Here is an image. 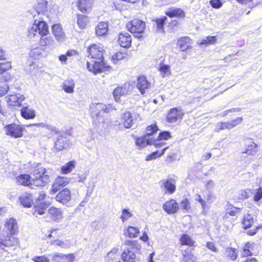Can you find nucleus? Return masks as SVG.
<instances>
[{"label": "nucleus", "instance_id": "obj_1", "mask_svg": "<svg viewBox=\"0 0 262 262\" xmlns=\"http://www.w3.org/2000/svg\"><path fill=\"white\" fill-rule=\"evenodd\" d=\"M49 34V28L46 23L43 20H35L34 24L28 30L27 37L32 41H37L39 39L41 46H52L54 40Z\"/></svg>", "mask_w": 262, "mask_h": 262}, {"label": "nucleus", "instance_id": "obj_41", "mask_svg": "<svg viewBox=\"0 0 262 262\" xmlns=\"http://www.w3.org/2000/svg\"><path fill=\"white\" fill-rule=\"evenodd\" d=\"M253 223L254 218L252 215L248 214L244 216L243 225L245 229L251 227Z\"/></svg>", "mask_w": 262, "mask_h": 262}, {"label": "nucleus", "instance_id": "obj_23", "mask_svg": "<svg viewBox=\"0 0 262 262\" xmlns=\"http://www.w3.org/2000/svg\"><path fill=\"white\" fill-rule=\"evenodd\" d=\"M93 0H79L77 6L79 10L82 12H88L93 5Z\"/></svg>", "mask_w": 262, "mask_h": 262}, {"label": "nucleus", "instance_id": "obj_34", "mask_svg": "<svg viewBox=\"0 0 262 262\" xmlns=\"http://www.w3.org/2000/svg\"><path fill=\"white\" fill-rule=\"evenodd\" d=\"M27 127L36 126L38 127H45L46 129L51 131V133L58 134L59 130H58L55 127L53 126L50 124H45L43 123L30 124L27 125Z\"/></svg>", "mask_w": 262, "mask_h": 262}, {"label": "nucleus", "instance_id": "obj_58", "mask_svg": "<svg viewBox=\"0 0 262 262\" xmlns=\"http://www.w3.org/2000/svg\"><path fill=\"white\" fill-rule=\"evenodd\" d=\"M48 2L46 0H38V8L40 9V12H44L47 9Z\"/></svg>", "mask_w": 262, "mask_h": 262}, {"label": "nucleus", "instance_id": "obj_21", "mask_svg": "<svg viewBox=\"0 0 262 262\" xmlns=\"http://www.w3.org/2000/svg\"><path fill=\"white\" fill-rule=\"evenodd\" d=\"M118 42L123 48H128L132 42V39L128 33H121L119 35Z\"/></svg>", "mask_w": 262, "mask_h": 262}, {"label": "nucleus", "instance_id": "obj_19", "mask_svg": "<svg viewBox=\"0 0 262 262\" xmlns=\"http://www.w3.org/2000/svg\"><path fill=\"white\" fill-rule=\"evenodd\" d=\"M74 258L75 256L73 254H63L56 253L53 257V260L56 262H73Z\"/></svg>", "mask_w": 262, "mask_h": 262}, {"label": "nucleus", "instance_id": "obj_22", "mask_svg": "<svg viewBox=\"0 0 262 262\" xmlns=\"http://www.w3.org/2000/svg\"><path fill=\"white\" fill-rule=\"evenodd\" d=\"M191 44V39L186 36L180 37L178 39L177 45L180 50L184 52L190 47Z\"/></svg>", "mask_w": 262, "mask_h": 262}, {"label": "nucleus", "instance_id": "obj_37", "mask_svg": "<svg viewBox=\"0 0 262 262\" xmlns=\"http://www.w3.org/2000/svg\"><path fill=\"white\" fill-rule=\"evenodd\" d=\"M167 19L166 16H163L160 18H157L154 20V25L156 26V31L159 33H163L164 29L163 26L165 21Z\"/></svg>", "mask_w": 262, "mask_h": 262}, {"label": "nucleus", "instance_id": "obj_38", "mask_svg": "<svg viewBox=\"0 0 262 262\" xmlns=\"http://www.w3.org/2000/svg\"><path fill=\"white\" fill-rule=\"evenodd\" d=\"M51 245L59 246L62 248H68L71 246V243L69 240L61 241L59 239L51 240Z\"/></svg>", "mask_w": 262, "mask_h": 262}, {"label": "nucleus", "instance_id": "obj_54", "mask_svg": "<svg viewBox=\"0 0 262 262\" xmlns=\"http://www.w3.org/2000/svg\"><path fill=\"white\" fill-rule=\"evenodd\" d=\"M252 244L248 243L244 247L243 251L242 253V255L243 256H248L251 255L252 254L251 249Z\"/></svg>", "mask_w": 262, "mask_h": 262}, {"label": "nucleus", "instance_id": "obj_48", "mask_svg": "<svg viewBox=\"0 0 262 262\" xmlns=\"http://www.w3.org/2000/svg\"><path fill=\"white\" fill-rule=\"evenodd\" d=\"M133 214L129 211L128 209H123L122 210V213L120 216V219L123 223L127 221L130 217H132Z\"/></svg>", "mask_w": 262, "mask_h": 262}, {"label": "nucleus", "instance_id": "obj_46", "mask_svg": "<svg viewBox=\"0 0 262 262\" xmlns=\"http://www.w3.org/2000/svg\"><path fill=\"white\" fill-rule=\"evenodd\" d=\"M118 249L117 248H113L107 254V261L108 262H114V260L118 257Z\"/></svg>", "mask_w": 262, "mask_h": 262}, {"label": "nucleus", "instance_id": "obj_14", "mask_svg": "<svg viewBox=\"0 0 262 262\" xmlns=\"http://www.w3.org/2000/svg\"><path fill=\"white\" fill-rule=\"evenodd\" d=\"M71 200V192L68 188L60 190L56 196V200L63 205L67 204Z\"/></svg>", "mask_w": 262, "mask_h": 262}, {"label": "nucleus", "instance_id": "obj_43", "mask_svg": "<svg viewBox=\"0 0 262 262\" xmlns=\"http://www.w3.org/2000/svg\"><path fill=\"white\" fill-rule=\"evenodd\" d=\"M125 234L130 238L136 237L139 234V230L137 228L129 226L128 227L126 232H125Z\"/></svg>", "mask_w": 262, "mask_h": 262}, {"label": "nucleus", "instance_id": "obj_25", "mask_svg": "<svg viewBox=\"0 0 262 262\" xmlns=\"http://www.w3.org/2000/svg\"><path fill=\"white\" fill-rule=\"evenodd\" d=\"M21 116L25 119H34L35 116V111L28 106H23L20 110Z\"/></svg>", "mask_w": 262, "mask_h": 262}, {"label": "nucleus", "instance_id": "obj_4", "mask_svg": "<svg viewBox=\"0 0 262 262\" xmlns=\"http://www.w3.org/2000/svg\"><path fill=\"white\" fill-rule=\"evenodd\" d=\"M110 106L102 103H92L90 105V112L93 120V122L97 126L103 123L105 120L104 115L108 113Z\"/></svg>", "mask_w": 262, "mask_h": 262}, {"label": "nucleus", "instance_id": "obj_62", "mask_svg": "<svg viewBox=\"0 0 262 262\" xmlns=\"http://www.w3.org/2000/svg\"><path fill=\"white\" fill-rule=\"evenodd\" d=\"M210 4L215 9H219L222 6V3L220 0H211L210 1Z\"/></svg>", "mask_w": 262, "mask_h": 262}, {"label": "nucleus", "instance_id": "obj_28", "mask_svg": "<svg viewBox=\"0 0 262 262\" xmlns=\"http://www.w3.org/2000/svg\"><path fill=\"white\" fill-rule=\"evenodd\" d=\"M181 262H196V257L191 253V248H188L182 252Z\"/></svg>", "mask_w": 262, "mask_h": 262}, {"label": "nucleus", "instance_id": "obj_52", "mask_svg": "<svg viewBox=\"0 0 262 262\" xmlns=\"http://www.w3.org/2000/svg\"><path fill=\"white\" fill-rule=\"evenodd\" d=\"M226 255L231 259L234 260L237 257V253L236 252V249L232 248H228L226 250Z\"/></svg>", "mask_w": 262, "mask_h": 262}, {"label": "nucleus", "instance_id": "obj_15", "mask_svg": "<svg viewBox=\"0 0 262 262\" xmlns=\"http://www.w3.org/2000/svg\"><path fill=\"white\" fill-rule=\"evenodd\" d=\"M183 113L181 109L173 108L170 110L167 116V121L170 123H174L182 118Z\"/></svg>", "mask_w": 262, "mask_h": 262}, {"label": "nucleus", "instance_id": "obj_29", "mask_svg": "<svg viewBox=\"0 0 262 262\" xmlns=\"http://www.w3.org/2000/svg\"><path fill=\"white\" fill-rule=\"evenodd\" d=\"M52 32L56 39L59 41H62L64 39V34L62 31L61 26L59 24H55L52 26Z\"/></svg>", "mask_w": 262, "mask_h": 262}, {"label": "nucleus", "instance_id": "obj_32", "mask_svg": "<svg viewBox=\"0 0 262 262\" xmlns=\"http://www.w3.org/2000/svg\"><path fill=\"white\" fill-rule=\"evenodd\" d=\"M108 31V25L106 22L99 23L96 27V33L98 36L105 35Z\"/></svg>", "mask_w": 262, "mask_h": 262}, {"label": "nucleus", "instance_id": "obj_57", "mask_svg": "<svg viewBox=\"0 0 262 262\" xmlns=\"http://www.w3.org/2000/svg\"><path fill=\"white\" fill-rule=\"evenodd\" d=\"M42 54V50L40 48H35L31 51L30 55L34 59H37Z\"/></svg>", "mask_w": 262, "mask_h": 262}, {"label": "nucleus", "instance_id": "obj_33", "mask_svg": "<svg viewBox=\"0 0 262 262\" xmlns=\"http://www.w3.org/2000/svg\"><path fill=\"white\" fill-rule=\"evenodd\" d=\"M67 141L68 140L66 137L62 136H59L55 143V147L57 150H61L62 149L66 148L68 145Z\"/></svg>", "mask_w": 262, "mask_h": 262}, {"label": "nucleus", "instance_id": "obj_18", "mask_svg": "<svg viewBox=\"0 0 262 262\" xmlns=\"http://www.w3.org/2000/svg\"><path fill=\"white\" fill-rule=\"evenodd\" d=\"M16 243V239L13 236H7L0 238V253L5 250V247L12 246Z\"/></svg>", "mask_w": 262, "mask_h": 262}, {"label": "nucleus", "instance_id": "obj_6", "mask_svg": "<svg viewBox=\"0 0 262 262\" xmlns=\"http://www.w3.org/2000/svg\"><path fill=\"white\" fill-rule=\"evenodd\" d=\"M145 26L143 21L136 18L127 23L126 27L132 33L135 34L136 37L140 39L142 37L141 34L144 32Z\"/></svg>", "mask_w": 262, "mask_h": 262}, {"label": "nucleus", "instance_id": "obj_10", "mask_svg": "<svg viewBox=\"0 0 262 262\" xmlns=\"http://www.w3.org/2000/svg\"><path fill=\"white\" fill-rule=\"evenodd\" d=\"M133 89L132 85L129 83H126L121 86H118L113 91V96L116 101L120 100V97L122 96L130 94Z\"/></svg>", "mask_w": 262, "mask_h": 262}, {"label": "nucleus", "instance_id": "obj_39", "mask_svg": "<svg viewBox=\"0 0 262 262\" xmlns=\"http://www.w3.org/2000/svg\"><path fill=\"white\" fill-rule=\"evenodd\" d=\"M75 167V161H71L67 163L66 165L61 167V172L62 174H68L72 171Z\"/></svg>", "mask_w": 262, "mask_h": 262}, {"label": "nucleus", "instance_id": "obj_51", "mask_svg": "<svg viewBox=\"0 0 262 262\" xmlns=\"http://www.w3.org/2000/svg\"><path fill=\"white\" fill-rule=\"evenodd\" d=\"M126 54L122 52H117L112 57V61L117 64L120 60L125 57Z\"/></svg>", "mask_w": 262, "mask_h": 262}, {"label": "nucleus", "instance_id": "obj_27", "mask_svg": "<svg viewBox=\"0 0 262 262\" xmlns=\"http://www.w3.org/2000/svg\"><path fill=\"white\" fill-rule=\"evenodd\" d=\"M133 248L127 249L125 250L122 254V259L125 262H134L135 261L136 256L134 251H132Z\"/></svg>", "mask_w": 262, "mask_h": 262}, {"label": "nucleus", "instance_id": "obj_7", "mask_svg": "<svg viewBox=\"0 0 262 262\" xmlns=\"http://www.w3.org/2000/svg\"><path fill=\"white\" fill-rule=\"evenodd\" d=\"M46 197V194L44 191H41L39 192V196L37 198L38 201L36 202L32 210L33 215L36 217H38V215L44 214L48 207L49 204L42 201Z\"/></svg>", "mask_w": 262, "mask_h": 262}, {"label": "nucleus", "instance_id": "obj_47", "mask_svg": "<svg viewBox=\"0 0 262 262\" xmlns=\"http://www.w3.org/2000/svg\"><path fill=\"white\" fill-rule=\"evenodd\" d=\"M180 241L182 245H186L189 246H192L194 243V242L192 241L190 236L186 234H183L181 236Z\"/></svg>", "mask_w": 262, "mask_h": 262}, {"label": "nucleus", "instance_id": "obj_53", "mask_svg": "<svg viewBox=\"0 0 262 262\" xmlns=\"http://www.w3.org/2000/svg\"><path fill=\"white\" fill-rule=\"evenodd\" d=\"M250 191L251 190L249 189L241 190L238 193V196L239 200H244L248 199L249 196V193Z\"/></svg>", "mask_w": 262, "mask_h": 262}, {"label": "nucleus", "instance_id": "obj_30", "mask_svg": "<svg viewBox=\"0 0 262 262\" xmlns=\"http://www.w3.org/2000/svg\"><path fill=\"white\" fill-rule=\"evenodd\" d=\"M16 182L19 185L24 186L33 185V180L31 181V177L29 174H20L16 178Z\"/></svg>", "mask_w": 262, "mask_h": 262}, {"label": "nucleus", "instance_id": "obj_8", "mask_svg": "<svg viewBox=\"0 0 262 262\" xmlns=\"http://www.w3.org/2000/svg\"><path fill=\"white\" fill-rule=\"evenodd\" d=\"M6 134L11 137L17 138L21 137L23 135V127L15 123H12L4 127Z\"/></svg>", "mask_w": 262, "mask_h": 262}, {"label": "nucleus", "instance_id": "obj_59", "mask_svg": "<svg viewBox=\"0 0 262 262\" xmlns=\"http://www.w3.org/2000/svg\"><path fill=\"white\" fill-rule=\"evenodd\" d=\"M243 121V118L242 117H238L234 120H231V121H229L230 127L231 128L236 126V125L240 124Z\"/></svg>", "mask_w": 262, "mask_h": 262}, {"label": "nucleus", "instance_id": "obj_50", "mask_svg": "<svg viewBox=\"0 0 262 262\" xmlns=\"http://www.w3.org/2000/svg\"><path fill=\"white\" fill-rule=\"evenodd\" d=\"M159 71L162 76L164 77L170 74V68L169 66L167 64H162L159 68Z\"/></svg>", "mask_w": 262, "mask_h": 262}, {"label": "nucleus", "instance_id": "obj_63", "mask_svg": "<svg viewBox=\"0 0 262 262\" xmlns=\"http://www.w3.org/2000/svg\"><path fill=\"white\" fill-rule=\"evenodd\" d=\"M9 89V86L6 84H0V96L5 95Z\"/></svg>", "mask_w": 262, "mask_h": 262}, {"label": "nucleus", "instance_id": "obj_17", "mask_svg": "<svg viewBox=\"0 0 262 262\" xmlns=\"http://www.w3.org/2000/svg\"><path fill=\"white\" fill-rule=\"evenodd\" d=\"M136 119L133 118L132 114L126 111L123 113L121 117V122L126 128H130L135 123Z\"/></svg>", "mask_w": 262, "mask_h": 262}, {"label": "nucleus", "instance_id": "obj_24", "mask_svg": "<svg viewBox=\"0 0 262 262\" xmlns=\"http://www.w3.org/2000/svg\"><path fill=\"white\" fill-rule=\"evenodd\" d=\"M246 149L243 153L248 155H254L257 151V145L251 139H247L245 141Z\"/></svg>", "mask_w": 262, "mask_h": 262}, {"label": "nucleus", "instance_id": "obj_45", "mask_svg": "<svg viewBox=\"0 0 262 262\" xmlns=\"http://www.w3.org/2000/svg\"><path fill=\"white\" fill-rule=\"evenodd\" d=\"M167 148V147H165L163 148L162 151L160 153L159 152L158 150L153 152L151 154L147 155L146 157L145 160L146 161H150L161 156L164 154Z\"/></svg>", "mask_w": 262, "mask_h": 262}, {"label": "nucleus", "instance_id": "obj_2", "mask_svg": "<svg viewBox=\"0 0 262 262\" xmlns=\"http://www.w3.org/2000/svg\"><path fill=\"white\" fill-rule=\"evenodd\" d=\"M88 51L91 59L87 62L89 70L95 74L102 72L104 68L102 48L100 45L93 44L89 47Z\"/></svg>", "mask_w": 262, "mask_h": 262}, {"label": "nucleus", "instance_id": "obj_9", "mask_svg": "<svg viewBox=\"0 0 262 262\" xmlns=\"http://www.w3.org/2000/svg\"><path fill=\"white\" fill-rule=\"evenodd\" d=\"M160 188L165 193L173 194L176 190V181L169 178L161 180L160 182Z\"/></svg>", "mask_w": 262, "mask_h": 262}, {"label": "nucleus", "instance_id": "obj_60", "mask_svg": "<svg viewBox=\"0 0 262 262\" xmlns=\"http://www.w3.org/2000/svg\"><path fill=\"white\" fill-rule=\"evenodd\" d=\"M195 200L201 204L202 209L203 211H204L206 209L207 206L206 202L202 199L201 196L199 194H196L195 195Z\"/></svg>", "mask_w": 262, "mask_h": 262}, {"label": "nucleus", "instance_id": "obj_49", "mask_svg": "<svg viewBox=\"0 0 262 262\" xmlns=\"http://www.w3.org/2000/svg\"><path fill=\"white\" fill-rule=\"evenodd\" d=\"M228 129H230L231 128L229 125V123L228 122H221L216 124L215 128H214V130L216 132H219L221 130Z\"/></svg>", "mask_w": 262, "mask_h": 262}, {"label": "nucleus", "instance_id": "obj_5", "mask_svg": "<svg viewBox=\"0 0 262 262\" xmlns=\"http://www.w3.org/2000/svg\"><path fill=\"white\" fill-rule=\"evenodd\" d=\"M51 172L41 167L35 169L33 172V184L40 187L45 185L49 182Z\"/></svg>", "mask_w": 262, "mask_h": 262}, {"label": "nucleus", "instance_id": "obj_44", "mask_svg": "<svg viewBox=\"0 0 262 262\" xmlns=\"http://www.w3.org/2000/svg\"><path fill=\"white\" fill-rule=\"evenodd\" d=\"M216 41V38L214 36H209L203 38L199 43L200 46L214 44Z\"/></svg>", "mask_w": 262, "mask_h": 262}, {"label": "nucleus", "instance_id": "obj_16", "mask_svg": "<svg viewBox=\"0 0 262 262\" xmlns=\"http://www.w3.org/2000/svg\"><path fill=\"white\" fill-rule=\"evenodd\" d=\"M179 208V204L173 199L166 201L163 206V209L168 214L177 212Z\"/></svg>", "mask_w": 262, "mask_h": 262}, {"label": "nucleus", "instance_id": "obj_42", "mask_svg": "<svg viewBox=\"0 0 262 262\" xmlns=\"http://www.w3.org/2000/svg\"><path fill=\"white\" fill-rule=\"evenodd\" d=\"M88 17L83 15H78L77 23L80 29L85 27L88 23Z\"/></svg>", "mask_w": 262, "mask_h": 262}, {"label": "nucleus", "instance_id": "obj_20", "mask_svg": "<svg viewBox=\"0 0 262 262\" xmlns=\"http://www.w3.org/2000/svg\"><path fill=\"white\" fill-rule=\"evenodd\" d=\"M5 228L8 233L11 235H14L18 231L17 222L13 218L10 219L6 221L5 224Z\"/></svg>", "mask_w": 262, "mask_h": 262}, {"label": "nucleus", "instance_id": "obj_64", "mask_svg": "<svg viewBox=\"0 0 262 262\" xmlns=\"http://www.w3.org/2000/svg\"><path fill=\"white\" fill-rule=\"evenodd\" d=\"M32 260L35 262H49V258L43 256H34Z\"/></svg>", "mask_w": 262, "mask_h": 262}, {"label": "nucleus", "instance_id": "obj_40", "mask_svg": "<svg viewBox=\"0 0 262 262\" xmlns=\"http://www.w3.org/2000/svg\"><path fill=\"white\" fill-rule=\"evenodd\" d=\"M48 213L52 220H56L61 217L60 211L54 207L50 208L48 210Z\"/></svg>", "mask_w": 262, "mask_h": 262}, {"label": "nucleus", "instance_id": "obj_55", "mask_svg": "<svg viewBox=\"0 0 262 262\" xmlns=\"http://www.w3.org/2000/svg\"><path fill=\"white\" fill-rule=\"evenodd\" d=\"M11 68V64L10 62L0 63V74H3L6 71Z\"/></svg>", "mask_w": 262, "mask_h": 262}, {"label": "nucleus", "instance_id": "obj_13", "mask_svg": "<svg viewBox=\"0 0 262 262\" xmlns=\"http://www.w3.org/2000/svg\"><path fill=\"white\" fill-rule=\"evenodd\" d=\"M136 86L141 94L144 95L150 88L151 84L144 76H140L137 79Z\"/></svg>", "mask_w": 262, "mask_h": 262}, {"label": "nucleus", "instance_id": "obj_26", "mask_svg": "<svg viewBox=\"0 0 262 262\" xmlns=\"http://www.w3.org/2000/svg\"><path fill=\"white\" fill-rule=\"evenodd\" d=\"M165 14L171 18L181 17L185 16V13L182 9L174 7L168 9L165 12Z\"/></svg>", "mask_w": 262, "mask_h": 262}, {"label": "nucleus", "instance_id": "obj_56", "mask_svg": "<svg viewBox=\"0 0 262 262\" xmlns=\"http://www.w3.org/2000/svg\"><path fill=\"white\" fill-rule=\"evenodd\" d=\"M180 207L188 212L190 209V204L189 200L187 199L182 200L180 203Z\"/></svg>", "mask_w": 262, "mask_h": 262}, {"label": "nucleus", "instance_id": "obj_12", "mask_svg": "<svg viewBox=\"0 0 262 262\" xmlns=\"http://www.w3.org/2000/svg\"><path fill=\"white\" fill-rule=\"evenodd\" d=\"M71 181V179L64 177H58L56 178L54 183L52 184L51 191L53 193L57 192L62 187L67 185Z\"/></svg>", "mask_w": 262, "mask_h": 262}, {"label": "nucleus", "instance_id": "obj_61", "mask_svg": "<svg viewBox=\"0 0 262 262\" xmlns=\"http://www.w3.org/2000/svg\"><path fill=\"white\" fill-rule=\"evenodd\" d=\"M262 199V188L260 187L256 189V191L254 195V201L258 202Z\"/></svg>", "mask_w": 262, "mask_h": 262}, {"label": "nucleus", "instance_id": "obj_3", "mask_svg": "<svg viewBox=\"0 0 262 262\" xmlns=\"http://www.w3.org/2000/svg\"><path fill=\"white\" fill-rule=\"evenodd\" d=\"M158 128L156 124H152L146 127V133L142 137L138 138L136 140V145L140 148L147 145H154L157 148H160L161 143H158L154 135L158 131Z\"/></svg>", "mask_w": 262, "mask_h": 262}, {"label": "nucleus", "instance_id": "obj_35", "mask_svg": "<svg viewBox=\"0 0 262 262\" xmlns=\"http://www.w3.org/2000/svg\"><path fill=\"white\" fill-rule=\"evenodd\" d=\"M171 138V136L169 132L163 131L159 133L157 138H156V140H157L158 143H161V147L165 144L163 141L167 140Z\"/></svg>", "mask_w": 262, "mask_h": 262}, {"label": "nucleus", "instance_id": "obj_11", "mask_svg": "<svg viewBox=\"0 0 262 262\" xmlns=\"http://www.w3.org/2000/svg\"><path fill=\"white\" fill-rule=\"evenodd\" d=\"M25 97L19 93H15L9 95L5 98L8 104L10 106L21 105V102L25 100Z\"/></svg>", "mask_w": 262, "mask_h": 262}, {"label": "nucleus", "instance_id": "obj_31", "mask_svg": "<svg viewBox=\"0 0 262 262\" xmlns=\"http://www.w3.org/2000/svg\"><path fill=\"white\" fill-rule=\"evenodd\" d=\"M19 200L24 207H30L33 204V198L31 194L26 193L19 198Z\"/></svg>", "mask_w": 262, "mask_h": 262}, {"label": "nucleus", "instance_id": "obj_36", "mask_svg": "<svg viewBox=\"0 0 262 262\" xmlns=\"http://www.w3.org/2000/svg\"><path fill=\"white\" fill-rule=\"evenodd\" d=\"M75 83L72 79H68L63 83L62 88L68 93H72L74 91Z\"/></svg>", "mask_w": 262, "mask_h": 262}]
</instances>
